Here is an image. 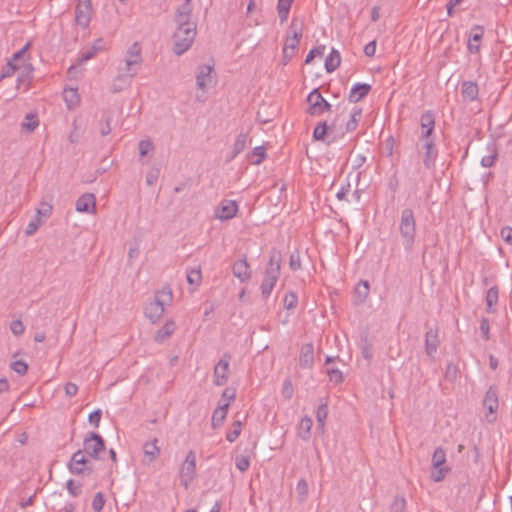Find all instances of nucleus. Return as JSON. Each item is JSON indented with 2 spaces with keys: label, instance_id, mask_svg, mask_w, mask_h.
Masks as SVG:
<instances>
[{
  "label": "nucleus",
  "instance_id": "nucleus-26",
  "mask_svg": "<svg viewBox=\"0 0 512 512\" xmlns=\"http://www.w3.org/2000/svg\"><path fill=\"white\" fill-rule=\"evenodd\" d=\"M176 324L172 320L166 321V323L155 333L154 340L157 343H163L168 339L175 331Z\"/></svg>",
  "mask_w": 512,
  "mask_h": 512
},
{
  "label": "nucleus",
  "instance_id": "nucleus-25",
  "mask_svg": "<svg viewBox=\"0 0 512 512\" xmlns=\"http://www.w3.org/2000/svg\"><path fill=\"white\" fill-rule=\"evenodd\" d=\"M158 440L154 438L150 442H146L143 445L144 462L147 464L155 461L160 455V448L157 445Z\"/></svg>",
  "mask_w": 512,
  "mask_h": 512
},
{
  "label": "nucleus",
  "instance_id": "nucleus-64",
  "mask_svg": "<svg viewBox=\"0 0 512 512\" xmlns=\"http://www.w3.org/2000/svg\"><path fill=\"white\" fill-rule=\"evenodd\" d=\"M501 237L503 240L512 245V228L511 227H504L501 229Z\"/></svg>",
  "mask_w": 512,
  "mask_h": 512
},
{
  "label": "nucleus",
  "instance_id": "nucleus-27",
  "mask_svg": "<svg viewBox=\"0 0 512 512\" xmlns=\"http://www.w3.org/2000/svg\"><path fill=\"white\" fill-rule=\"evenodd\" d=\"M479 93L478 85L472 81H465L461 85V94L464 100L474 101Z\"/></svg>",
  "mask_w": 512,
  "mask_h": 512
},
{
  "label": "nucleus",
  "instance_id": "nucleus-12",
  "mask_svg": "<svg viewBox=\"0 0 512 512\" xmlns=\"http://www.w3.org/2000/svg\"><path fill=\"white\" fill-rule=\"evenodd\" d=\"M238 204L234 200L223 199L215 209V218L221 221H227L236 216Z\"/></svg>",
  "mask_w": 512,
  "mask_h": 512
},
{
  "label": "nucleus",
  "instance_id": "nucleus-61",
  "mask_svg": "<svg viewBox=\"0 0 512 512\" xmlns=\"http://www.w3.org/2000/svg\"><path fill=\"white\" fill-rule=\"evenodd\" d=\"M40 224H41L40 218L38 216H35V218L32 219L26 227V230H25L26 235H28V236L33 235L37 231Z\"/></svg>",
  "mask_w": 512,
  "mask_h": 512
},
{
  "label": "nucleus",
  "instance_id": "nucleus-58",
  "mask_svg": "<svg viewBox=\"0 0 512 512\" xmlns=\"http://www.w3.org/2000/svg\"><path fill=\"white\" fill-rule=\"evenodd\" d=\"M327 374L329 376L330 381L334 383H341L343 381V374L337 368H328Z\"/></svg>",
  "mask_w": 512,
  "mask_h": 512
},
{
  "label": "nucleus",
  "instance_id": "nucleus-49",
  "mask_svg": "<svg viewBox=\"0 0 512 512\" xmlns=\"http://www.w3.org/2000/svg\"><path fill=\"white\" fill-rule=\"evenodd\" d=\"M139 146V154L141 157L146 156L149 152L154 150V145L151 140L144 139L141 140L138 144Z\"/></svg>",
  "mask_w": 512,
  "mask_h": 512
},
{
  "label": "nucleus",
  "instance_id": "nucleus-21",
  "mask_svg": "<svg viewBox=\"0 0 512 512\" xmlns=\"http://www.w3.org/2000/svg\"><path fill=\"white\" fill-rule=\"evenodd\" d=\"M440 345L438 336V329L430 328L425 334V351L426 354L432 357Z\"/></svg>",
  "mask_w": 512,
  "mask_h": 512
},
{
  "label": "nucleus",
  "instance_id": "nucleus-45",
  "mask_svg": "<svg viewBox=\"0 0 512 512\" xmlns=\"http://www.w3.org/2000/svg\"><path fill=\"white\" fill-rule=\"evenodd\" d=\"M327 123L325 121L320 122L313 131V138L315 140H321L323 141L325 139V136L327 134Z\"/></svg>",
  "mask_w": 512,
  "mask_h": 512
},
{
  "label": "nucleus",
  "instance_id": "nucleus-42",
  "mask_svg": "<svg viewBox=\"0 0 512 512\" xmlns=\"http://www.w3.org/2000/svg\"><path fill=\"white\" fill-rule=\"evenodd\" d=\"M201 279H202V275H201V270L199 268L191 269L190 271L187 272V282L190 285H194V286L198 287L201 283Z\"/></svg>",
  "mask_w": 512,
  "mask_h": 512
},
{
  "label": "nucleus",
  "instance_id": "nucleus-38",
  "mask_svg": "<svg viewBox=\"0 0 512 512\" xmlns=\"http://www.w3.org/2000/svg\"><path fill=\"white\" fill-rule=\"evenodd\" d=\"M361 115H362V109L361 108H354L353 109V111L351 112V115H350V120L346 124V131L347 132H352V131H354L357 128L358 123H359L360 118H361Z\"/></svg>",
  "mask_w": 512,
  "mask_h": 512
},
{
  "label": "nucleus",
  "instance_id": "nucleus-13",
  "mask_svg": "<svg viewBox=\"0 0 512 512\" xmlns=\"http://www.w3.org/2000/svg\"><path fill=\"white\" fill-rule=\"evenodd\" d=\"M483 406L487 409L488 414H486V418L488 422H493L496 420L495 413L499 407L498 401V393L497 389L494 386H491L484 397Z\"/></svg>",
  "mask_w": 512,
  "mask_h": 512
},
{
  "label": "nucleus",
  "instance_id": "nucleus-51",
  "mask_svg": "<svg viewBox=\"0 0 512 512\" xmlns=\"http://www.w3.org/2000/svg\"><path fill=\"white\" fill-rule=\"evenodd\" d=\"M235 465L239 471L245 472L250 466V460L247 456L239 455L235 459Z\"/></svg>",
  "mask_w": 512,
  "mask_h": 512
},
{
  "label": "nucleus",
  "instance_id": "nucleus-37",
  "mask_svg": "<svg viewBox=\"0 0 512 512\" xmlns=\"http://www.w3.org/2000/svg\"><path fill=\"white\" fill-rule=\"evenodd\" d=\"M39 125L37 114L29 113L26 115L24 122L21 124L22 130L29 133L33 132Z\"/></svg>",
  "mask_w": 512,
  "mask_h": 512
},
{
  "label": "nucleus",
  "instance_id": "nucleus-8",
  "mask_svg": "<svg viewBox=\"0 0 512 512\" xmlns=\"http://www.w3.org/2000/svg\"><path fill=\"white\" fill-rule=\"evenodd\" d=\"M307 102L309 104L307 112L311 116H320L324 112L330 111L332 107V105L324 99L318 89H314L308 94Z\"/></svg>",
  "mask_w": 512,
  "mask_h": 512
},
{
  "label": "nucleus",
  "instance_id": "nucleus-57",
  "mask_svg": "<svg viewBox=\"0 0 512 512\" xmlns=\"http://www.w3.org/2000/svg\"><path fill=\"white\" fill-rule=\"evenodd\" d=\"M406 501L402 497H395L392 505L391 512H405Z\"/></svg>",
  "mask_w": 512,
  "mask_h": 512
},
{
  "label": "nucleus",
  "instance_id": "nucleus-43",
  "mask_svg": "<svg viewBox=\"0 0 512 512\" xmlns=\"http://www.w3.org/2000/svg\"><path fill=\"white\" fill-rule=\"evenodd\" d=\"M276 282H277L276 280H271V279H267V278L263 279L260 289H261V294L264 298H268L270 296L273 288L275 287Z\"/></svg>",
  "mask_w": 512,
  "mask_h": 512
},
{
  "label": "nucleus",
  "instance_id": "nucleus-46",
  "mask_svg": "<svg viewBox=\"0 0 512 512\" xmlns=\"http://www.w3.org/2000/svg\"><path fill=\"white\" fill-rule=\"evenodd\" d=\"M296 491L298 494L299 501L306 500L308 496V484L305 479H300L296 486Z\"/></svg>",
  "mask_w": 512,
  "mask_h": 512
},
{
  "label": "nucleus",
  "instance_id": "nucleus-50",
  "mask_svg": "<svg viewBox=\"0 0 512 512\" xmlns=\"http://www.w3.org/2000/svg\"><path fill=\"white\" fill-rule=\"evenodd\" d=\"M105 504L104 496L101 492L95 494L92 501V509L94 512H101Z\"/></svg>",
  "mask_w": 512,
  "mask_h": 512
},
{
  "label": "nucleus",
  "instance_id": "nucleus-14",
  "mask_svg": "<svg viewBox=\"0 0 512 512\" xmlns=\"http://www.w3.org/2000/svg\"><path fill=\"white\" fill-rule=\"evenodd\" d=\"M420 140L423 142V164L427 169H431L435 166V162L438 156V150L435 144V140L434 138Z\"/></svg>",
  "mask_w": 512,
  "mask_h": 512
},
{
  "label": "nucleus",
  "instance_id": "nucleus-62",
  "mask_svg": "<svg viewBox=\"0 0 512 512\" xmlns=\"http://www.w3.org/2000/svg\"><path fill=\"white\" fill-rule=\"evenodd\" d=\"M471 36H470V41H475V42H479L482 37H483V34H484V28L482 26H479V25H474L471 29Z\"/></svg>",
  "mask_w": 512,
  "mask_h": 512
},
{
  "label": "nucleus",
  "instance_id": "nucleus-53",
  "mask_svg": "<svg viewBox=\"0 0 512 512\" xmlns=\"http://www.w3.org/2000/svg\"><path fill=\"white\" fill-rule=\"evenodd\" d=\"M294 389L290 379H285L282 386L281 394L286 400H290L293 396Z\"/></svg>",
  "mask_w": 512,
  "mask_h": 512
},
{
  "label": "nucleus",
  "instance_id": "nucleus-20",
  "mask_svg": "<svg viewBox=\"0 0 512 512\" xmlns=\"http://www.w3.org/2000/svg\"><path fill=\"white\" fill-rule=\"evenodd\" d=\"M17 70H21L23 74H29L32 72L33 67L30 63H23L18 65L13 63V61H9L3 67L0 74V81L4 78L11 77Z\"/></svg>",
  "mask_w": 512,
  "mask_h": 512
},
{
  "label": "nucleus",
  "instance_id": "nucleus-59",
  "mask_svg": "<svg viewBox=\"0 0 512 512\" xmlns=\"http://www.w3.org/2000/svg\"><path fill=\"white\" fill-rule=\"evenodd\" d=\"M66 488L69 494L73 497H77L81 494V485L76 484L74 480L70 479L66 483Z\"/></svg>",
  "mask_w": 512,
  "mask_h": 512
},
{
  "label": "nucleus",
  "instance_id": "nucleus-4",
  "mask_svg": "<svg viewBox=\"0 0 512 512\" xmlns=\"http://www.w3.org/2000/svg\"><path fill=\"white\" fill-rule=\"evenodd\" d=\"M197 25H189V27H176L174 32V53L182 55L192 46L196 36Z\"/></svg>",
  "mask_w": 512,
  "mask_h": 512
},
{
  "label": "nucleus",
  "instance_id": "nucleus-18",
  "mask_svg": "<svg viewBox=\"0 0 512 512\" xmlns=\"http://www.w3.org/2000/svg\"><path fill=\"white\" fill-rule=\"evenodd\" d=\"M213 66L201 65L196 74V85L199 89L205 90L213 82Z\"/></svg>",
  "mask_w": 512,
  "mask_h": 512
},
{
  "label": "nucleus",
  "instance_id": "nucleus-48",
  "mask_svg": "<svg viewBox=\"0 0 512 512\" xmlns=\"http://www.w3.org/2000/svg\"><path fill=\"white\" fill-rule=\"evenodd\" d=\"M289 267L293 271L301 269V257L299 251H293L289 258Z\"/></svg>",
  "mask_w": 512,
  "mask_h": 512
},
{
  "label": "nucleus",
  "instance_id": "nucleus-23",
  "mask_svg": "<svg viewBox=\"0 0 512 512\" xmlns=\"http://www.w3.org/2000/svg\"><path fill=\"white\" fill-rule=\"evenodd\" d=\"M96 199L94 194L86 193L76 201V210L78 212L93 213L95 212Z\"/></svg>",
  "mask_w": 512,
  "mask_h": 512
},
{
  "label": "nucleus",
  "instance_id": "nucleus-39",
  "mask_svg": "<svg viewBox=\"0 0 512 512\" xmlns=\"http://www.w3.org/2000/svg\"><path fill=\"white\" fill-rule=\"evenodd\" d=\"M328 416V406L327 404H320L316 411V419H317V428L323 430L325 426V421Z\"/></svg>",
  "mask_w": 512,
  "mask_h": 512
},
{
  "label": "nucleus",
  "instance_id": "nucleus-55",
  "mask_svg": "<svg viewBox=\"0 0 512 512\" xmlns=\"http://www.w3.org/2000/svg\"><path fill=\"white\" fill-rule=\"evenodd\" d=\"M324 52H325L324 45H321V46L311 49L306 56L305 63L309 64L316 56H323Z\"/></svg>",
  "mask_w": 512,
  "mask_h": 512
},
{
  "label": "nucleus",
  "instance_id": "nucleus-54",
  "mask_svg": "<svg viewBox=\"0 0 512 512\" xmlns=\"http://www.w3.org/2000/svg\"><path fill=\"white\" fill-rule=\"evenodd\" d=\"M97 52V48L91 47L90 49L82 52L77 59L78 65H81L82 63L92 59Z\"/></svg>",
  "mask_w": 512,
  "mask_h": 512
},
{
  "label": "nucleus",
  "instance_id": "nucleus-5",
  "mask_svg": "<svg viewBox=\"0 0 512 512\" xmlns=\"http://www.w3.org/2000/svg\"><path fill=\"white\" fill-rule=\"evenodd\" d=\"M105 442L103 438L94 432L88 433L83 440L84 454L91 459L100 460L101 454L105 452Z\"/></svg>",
  "mask_w": 512,
  "mask_h": 512
},
{
  "label": "nucleus",
  "instance_id": "nucleus-52",
  "mask_svg": "<svg viewBox=\"0 0 512 512\" xmlns=\"http://www.w3.org/2000/svg\"><path fill=\"white\" fill-rule=\"evenodd\" d=\"M11 369L19 375H25L28 371V365L23 360H17L11 363Z\"/></svg>",
  "mask_w": 512,
  "mask_h": 512
},
{
  "label": "nucleus",
  "instance_id": "nucleus-15",
  "mask_svg": "<svg viewBox=\"0 0 512 512\" xmlns=\"http://www.w3.org/2000/svg\"><path fill=\"white\" fill-rule=\"evenodd\" d=\"M92 5L90 0H80L75 8V21L76 23L86 28L90 23V16Z\"/></svg>",
  "mask_w": 512,
  "mask_h": 512
},
{
  "label": "nucleus",
  "instance_id": "nucleus-56",
  "mask_svg": "<svg viewBox=\"0 0 512 512\" xmlns=\"http://www.w3.org/2000/svg\"><path fill=\"white\" fill-rule=\"evenodd\" d=\"M497 155H498V154H497V150H496V148H493V149H492V153H491V154H489V155H486V156L482 157V159H481V165H482L483 167H485V168H489V167L493 166V165H494V162H495V160H496V158H497Z\"/></svg>",
  "mask_w": 512,
  "mask_h": 512
},
{
  "label": "nucleus",
  "instance_id": "nucleus-24",
  "mask_svg": "<svg viewBox=\"0 0 512 512\" xmlns=\"http://www.w3.org/2000/svg\"><path fill=\"white\" fill-rule=\"evenodd\" d=\"M372 87L370 84L366 83H356L350 90L348 100L351 103H357L363 98H365L369 92L371 91Z\"/></svg>",
  "mask_w": 512,
  "mask_h": 512
},
{
  "label": "nucleus",
  "instance_id": "nucleus-47",
  "mask_svg": "<svg viewBox=\"0 0 512 512\" xmlns=\"http://www.w3.org/2000/svg\"><path fill=\"white\" fill-rule=\"evenodd\" d=\"M284 307L287 310L294 309L297 306L298 298L294 292H289L285 295L283 299Z\"/></svg>",
  "mask_w": 512,
  "mask_h": 512
},
{
  "label": "nucleus",
  "instance_id": "nucleus-9",
  "mask_svg": "<svg viewBox=\"0 0 512 512\" xmlns=\"http://www.w3.org/2000/svg\"><path fill=\"white\" fill-rule=\"evenodd\" d=\"M181 483L188 487L196 474V455L193 450L188 451L185 460L180 466Z\"/></svg>",
  "mask_w": 512,
  "mask_h": 512
},
{
  "label": "nucleus",
  "instance_id": "nucleus-6",
  "mask_svg": "<svg viewBox=\"0 0 512 512\" xmlns=\"http://www.w3.org/2000/svg\"><path fill=\"white\" fill-rule=\"evenodd\" d=\"M67 467L69 472L74 475H91L93 473L91 462L81 449L73 453Z\"/></svg>",
  "mask_w": 512,
  "mask_h": 512
},
{
  "label": "nucleus",
  "instance_id": "nucleus-40",
  "mask_svg": "<svg viewBox=\"0 0 512 512\" xmlns=\"http://www.w3.org/2000/svg\"><path fill=\"white\" fill-rule=\"evenodd\" d=\"M498 303V289L496 286L491 287L488 289L486 294V304H487V311L492 312L493 306H495Z\"/></svg>",
  "mask_w": 512,
  "mask_h": 512
},
{
  "label": "nucleus",
  "instance_id": "nucleus-29",
  "mask_svg": "<svg viewBox=\"0 0 512 512\" xmlns=\"http://www.w3.org/2000/svg\"><path fill=\"white\" fill-rule=\"evenodd\" d=\"M63 99L69 109L75 108L80 102V96L76 88H68L63 92Z\"/></svg>",
  "mask_w": 512,
  "mask_h": 512
},
{
  "label": "nucleus",
  "instance_id": "nucleus-28",
  "mask_svg": "<svg viewBox=\"0 0 512 512\" xmlns=\"http://www.w3.org/2000/svg\"><path fill=\"white\" fill-rule=\"evenodd\" d=\"M228 412V403H220L219 406L213 411L212 427L216 428L222 425Z\"/></svg>",
  "mask_w": 512,
  "mask_h": 512
},
{
  "label": "nucleus",
  "instance_id": "nucleus-10",
  "mask_svg": "<svg viewBox=\"0 0 512 512\" xmlns=\"http://www.w3.org/2000/svg\"><path fill=\"white\" fill-rule=\"evenodd\" d=\"M230 360L231 355L229 353H225L215 365L213 382L216 386H223L228 381Z\"/></svg>",
  "mask_w": 512,
  "mask_h": 512
},
{
  "label": "nucleus",
  "instance_id": "nucleus-35",
  "mask_svg": "<svg viewBox=\"0 0 512 512\" xmlns=\"http://www.w3.org/2000/svg\"><path fill=\"white\" fill-rule=\"evenodd\" d=\"M125 59L140 65L142 62L141 48L137 42L133 43L127 50Z\"/></svg>",
  "mask_w": 512,
  "mask_h": 512
},
{
  "label": "nucleus",
  "instance_id": "nucleus-11",
  "mask_svg": "<svg viewBox=\"0 0 512 512\" xmlns=\"http://www.w3.org/2000/svg\"><path fill=\"white\" fill-rule=\"evenodd\" d=\"M192 0H184V2L177 8L175 13V22L177 27H189V25H197L192 20Z\"/></svg>",
  "mask_w": 512,
  "mask_h": 512
},
{
  "label": "nucleus",
  "instance_id": "nucleus-19",
  "mask_svg": "<svg viewBox=\"0 0 512 512\" xmlns=\"http://www.w3.org/2000/svg\"><path fill=\"white\" fill-rule=\"evenodd\" d=\"M233 275L240 281L246 282L251 278V269L246 257L236 261L232 266Z\"/></svg>",
  "mask_w": 512,
  "mask_h": 512
},
{
  "label": "nucleus",
  "instance_id": "nucleus-60",
  "mask_svg": "<svg viewBox=\"0 0 512 512\" xmlns=\"http://www.w3.org/2000/svg\"><path fill=\"white\" fill-rule=\"evenodd\" d=\"M10 329L15 336H21L25 331L24 324L21 320H13L10 324Z\"/></svg>",
  "mask_w": 512,
  "mask_h": 512
},
{
  "label": "nucleus",
  "instance_id": "nucleus-31",
  "mask_svg": "<svg viewBox=\"0 0 512 512\" xmlns=\"http://www.w3.org/2000/svg\"><path fill=\"white\" fill-rule=\"evenodd\" d=\"M247 135L241 133L237 136L231 154L229 155L227 161L233 160L238 154H240L246 147Z\"/></svg>",
  "mask_w": 512,
  "mask_h": 512
},
{
  "label": "nucleus",
  "instance_id": "nucleus-44",
  "mask_svg": "<svg viewBox=\"0 0 512 512\" xmlns=\"http://www.w3.org/2000/svg\"><path fill=\"white\" fill-rule=\"evenodd\" d=\"M232 426L233 429L226 435V439L230 443L234 442L239 437L241 433L242 423L241 421L237 420L233 422Z\"/></svg>",
  "mask_w": 512,
  "mask_h": 512
},
{
  "label": "nucleus",
  "instance_id": "nucleus-3",
  "mask_svg": "<svg viewBox=\"0 0 512 512\" xmlns=\"http://www.w3.org/2000/svg\"><path fill=\"white\" fill-rule=\"evenodd\" d=\"M172 301V291L162 289L155 295V299L145 308V315L151 322L156 323L165 312V305Z\"/></svg>",
  "mask_w": 512,
  "mask_h": 512
},
{
  "label": "nucleus",
  "instance_id": "nucleus-30",
  "mask_svg": "<svg viewBox=\"0 0 512 512\" xmlns=\"http://www.w3.org/2000/svg\"><path fill=\"white\" fill-rule=\"evenodd\" d=\"M340 62H341L340 53L337 50L332 49L330 54L325 59L326 71L328 73L335 71L339 67Z\"/></svg>",
  "mask_w": 512,
  "mask_h": 512
},
{
  "label": "nucleus",
  "instance_id": "nucleus-63",
  "mask_svg": "<svg viewBox=\"0 0 512 512\" xmlns=\"http://www.w3.org/2000/svg\"><path fill=\"white\" fill-rule=\"evenodd\" d=\"M236 397V391L234 388L227 387L222 392V399L225 400V403H228V407L230 406V403L234 401Z\"/></svg>",
  "mask_w": 512,
  "mask_h": 512
},
{
  "label": "nucleus",
  "instance_id": "nucleus-17",
  "mask_svg": "<svg viewBox=\"0 0 512 512\" xmlns=\"http://www.w3.org/2000/svg\"><path fill=\"white\" fill-rule=\"evenodd\" d=\"M420 125L422 130L420 139L433 138L432 134L435 129L434 113L432 111L424 112L420 117Z\"/></svg>",
  "mask_w": 512,
  "mask_h": 512
},
{
  "label": "nucleus",
  "instance_id": "nucleus-2",
  "mask_svg": "<svg viewBox=\"0 0 512 512\" xmlns=\"http://www.w3.org/2000/svg\"><path fill=\"white\" fill-rule=\"evenodd\" d=\"M303 33V23L293 19L289 26V32L286 36L283 47V63L286 65L294 56L295 49L298 47Z\"/></svg>",
  "mask_w": 512,
  "mask_h": 512
},
{
  "label": "nucleus",
  "instance_id": "nucleus-22",
  "mask_svg": "<svg viewBox=\"0 0 512 512\" xmlns=\"http://www.w3.org/2000/svg\"><path fill=\"white\" fill-rule=\"evenodd\" d=\"M314 364V347L312 343H306L301 347L299 365L303 369H311Z\"/></svg>",
  "mask_w": 512,
  "mask_h": 512
},
{
  "label": "nucleus",
  "instance_id": "nucleus-33",
  "mask_svg": "<svg viewBox=\"0 0 512 512\" xmlns=\"http://www.w3.org/2000/svg\"><path fill=\"white\" fill-rule=\"evenodd\" d=\"M292 3L293 0H278L277 12L281 23H284L288 19Z\"/></svg>",
  "mask_w": 512,
  "mask_h": 512
},
{
  "label": "nucleus",
  "instance_id": "nucleus-41",
  "mask_svg": "<svg viewBox=\"0 0 512 512\" xmlns=\"http://www.w3.org/2000/svg\"><path fill=\"white\" fill-rule=\"evenodd\" d=\"M355 294L359 298L360 302H364L369 295L368 281H360L355 287Z\"/></svg>",
  "mask_w": 512,
  "mask_h": 512
},
{
  "label": "nucleus",
  "instance_id": "nucleus-1",
  "mask_svg": "<svg viewBox=\"0 0 512 512\" xmlns=\"http://www.w3.org/2000/svg\"><path fill=\"white\" fill-rule=\"evenodd\" d=\"M399 232L405 250L411 251L416 237V219L412 209L405 208L401 211Z\"/></svg>",
  "mask_w": 512,
  "mask_h": 512
},
{
  "label": "nucleus",
  "instance_id": "nucleus-7",
  "mask_svg": "<svg viewBox=\"0 0 512 512\" xmlns=\"http://www.w3.org/2000/svg\"><path fill=\"white\" fill-rule=\"evenodd\" d=\"M446 463V452L442 447H438L434 450L432 455V471L431 479L434 482L442 481L446 474L450 471V468L445 466Z\"/></svg>",
  "mask_w": 512,
  "mask_h": 512
},
{
  "label": "nucleus",
  "instance_id": "nucleus-34",
  "mask_svg": "<svg viewBox=\"0 0 512 512\" xmlns=\"http://www.w3.org/2000/svg\"><path fill=\"white\" fill-rule=\"evenodd\" d=\"M251 164L259 165L266 157V149L264 146H257L247 155Z\"/></svg>",
  "mask_w": 512,
  "mask_h": 512
},
{
  "label": "nucleus",
  "instance_id": "nucleus-32",
  "mask_svg": "<svg viewBox=\"0 0 512 512\" xmlns=\"http://www.w3.org/2000/svg\"><path fill=\"white\" fill-rule=\"evenodd\" d=\"M139 65L132 61L125 59V72L118 75L116 81H125L132 79L137 73V67Z\"/></svg>",
  "mask_w": 512,
  "mask_h": 512
},
{
  "label": "nucleus",
  "instance_id": "nucleus-36",
  "mask_svg": "<svg viewBox=\"0 0 512 512\" xmlns=\"http://www.w3.org/2000/svg\"><path fill=\"white\" fill-rule=\"evenodd\" d=\"M312 425L313 421L309 416H305L301 419L299 424V436L303 440H308L310 438Z\"/></svg>",
  "mask_w": 512,
  "mask_h": 512
},
{
  "label": "nucleus",
  "instance_id": "nucleus-16",
  "mask_svg": "<svg viewBox=\"0 0 512 512\" xmlns=\"http://www.w3.org/2000/svg\"><path fill=\"white\" fill-rule=\"evenodd\" d=\"M281 263H282V256H281L280 251L273 250L271 252L267 267L265 269L264 278L277 281L280 276Z\"/></svg>",
  "mask_w": 512,
  "mask_h": 512
}]
</instances>
